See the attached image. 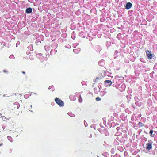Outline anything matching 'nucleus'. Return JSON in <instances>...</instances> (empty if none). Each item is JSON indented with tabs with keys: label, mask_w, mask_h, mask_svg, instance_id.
Returning a JSON list of instances; mask_svg holds the SVG:
<instances>
[{
	"label": "nucleus",
	"mask_w": 157,
	"mask_h": 157,
	"mask_svg": "<svg viewBox=\"0 0 157 157\" xmlns=\"http://www.w3.org/2000/svg\"><path fill=\"white\" fill-rule=\"evenodd\" d=\"M56 102L60 106H63L64 105V102L61 99L58 98H56L55 100Z\"/></svg>",
	"instance_id": "f257e3e1"
},
{
	"label": "nucleus",
	"mask_w": 157,
	"mask_h": 157,
	"mask_svg": "<svg viewBox=\"0 0 157 157\" xmlns=\"http://www.w3.org/2000/svg\"><path fill=\"white\" fill-rule=\"evenodd\" d=\"M146 53L148 59H151L152 58L153 55L152 54V52L151 51L147 50L146 51Z\"/></svg>",
	"instance_id": "f03ea898"
},
{
	"label": "nucleus",
	"mask_w": 157,
	"mask_h": 157,
	"mask_svg": "<svg viewBox=\"0 0 157 157\" xmlns=\"http://www.w3.org/2000/svg\"><path fill=\"white\" fill-rule=\"evenodd\" d=\"M149 143L146 144V148L147 150H150L152 148V144L153 142L151 141H148Z\"/></svg>",
	"instance_id": "7ed1b4c3"
},
{
	"label": "nucleus",
	"mask_w": 157,
	"mask_h": 157,
	"mask_svg": "<svg viewBox=\"0 0 157 157\" xmlns=\"http://www.w3.org/2000/svg\"><path fill=\"white\" fill-rule=\"evenodd\" d=\"M132 5L130 2H128L126 4L125 8L127 9H130L132 6Z\"/></svg>",
	"instance_id": "20e7f679"
},
{
	"label": "nucleus",
	"mask_w": 157,
	"mask_h": 157,
	"mask_svg": "<svg viewBox=\"0 0 157 157\" xmlns=\"http://www.w3.org/2000/svg\"><path fill=\"white\" fill-rule=\"evenodd\" d=\"M105 83L108 84V86H110L112 83V82L109 80H106L104 81Z\"/></svg>",
	"instance_id": "39448f33"
},
{
	"label": "nucleus",
	"mask_w": 157,
	"mask_h": 157,
	"mask_svg": "<svg viewBox=\"0 0 157 157\" xmlns=\"http://www.w3.org/2000/svg\"><path fill=\"white\" fill-rule=\"evenodd\" d=\"M32 11V9L30 7L26 9L25 12L28 13H31Z\"/></svg>",
	"instance_id": "423d86ee"
},
{
	"label": "nucleus",
	"mask_w": 157,
	"mask_h": 157,
	"mask_svg": "<svg viewBox=\"0 0 157 157\" xmlns=\"http://www.w3.org/2000/svg\"><path fill=\"white\" fill-rule=\"evenodd\" d=\"M70 98L71 101H74L76 99V97L75 95L71 94L69 96Z\"/></svg>",
	"instance_id": "0eeeda50"
},
{
	"label": "nucleus",
	"mask_w": 157,
	"mask_h": 157,
	"mask_svg": "<svg viewBox=\"0 0 157 157\" xmlns=\"http://www.w3.org/2000/svg\"><path fill=\"white\" fill-rule=\"evenodd\" d=\"M18 105H19L18 103L17 102H16L13 104V107L14 108V109H18L19 108Z\"/></svg>",
	"instance_id": "6e6552de"
},
{
	"label": "nucleus",
	"mask_w": 157,
	"mask_h": 157,
	"mask_svg": "<svg viewBox=\"0 0 157 157\" xmlns=\"http://www.w3.org/2000/svg\"><path fill=\"white\" fill-rule=\"evenodd\" d=\"M153 131L152 130H151L149 132V133L150 134V136L152 137H153L155 135V134L153 135Z\"/></svg>",
	"instance_id": "1a4fd4ad"
},
{
	"label": "nucleus",
	"mask_w": 157,
	"mask_h": 157,
	"mask_svg": "<svg viewBox=\"0 0 157 157\" xmlns=\"http://www.w3.org/2000/svg\"><path fill=\"white\" fill-rule=\"evenodd\" d=\"M2 120L4 121H6L8 120V119L6 118V117L4 116H2Z\"/></svg>",
	"instance_id": "9d476101"
},
{
	"label": "nucleus",
	"mask_w": 157,
	"mask_h": 157,
	"mask_svg": "<svg viewBox=\"0 0 157 157\" xmlns=\"http://www.w3.org/2000/svg\"><path fill=\"white\" fill-rule=\"evenodd\" d=\"M8 139L10 140L11 142H13V140L10 136H8L7 137Z\"/></svg>",
	"instance_id": "9b49d317"
},
{
	"label": "nucleus",
	"mask_w": 157,
	"mask_h": 157,
	"mask_svg": "<svg viewBox=\"0 0 157 157\" xmlns=\"http://www.w3.org/2000/svg\"><path fill=\"white\" fill-rule=\"evenodd\" d=\"M138 125L141 127L144 126V124L143 123H142L140 122L139 123Z\"/></svg>",
	"instance_id": "f8f14e48"
},
{
	"label": "nucleus",
	"mask_w": 157,
	"mask_h": 157,
	"mask_svg": "<svg viewBox=\"0 0 157 157\" xmlns=\"http://www.w3.org/2000/svg\"><path fill=\"white\" fill-rule=\"evenodd\" d=\"M101 99L99 97H98L96 98V100L97 101H101Z\"/></svg>",
	"instance_id": "ddd939ff"
},
{
	"label": "nucleus",
	"mask_w": 157,
	"mask_h": 157,
	"mask_svg": "<svg viewBox=\"0 0 157 157\" xmlns=\"http://www.w3.org/2000/svg\"><path fill=\"white\" fill-rule=\"evenodd\" d=\"M82 101V100L81 97V95H80L79 98V102H81Z\"/></svg>",
	"instance_id": "4468645a"
},
{
	"label": "nucleus",
	"mask_w": 157,
	"mask_h": 157,
	"mask_svg": "<svg viewBox=\"0 0 157 157\" xmlns=\"http://www.w3.org/2000/svg\"><path fill=\"white\" fill-rule=\"evenodd\" d=\"M3 72L4 73H8V71L7 70H3Z\"/></svg>",
	"instance_id": "2eb2a0df"
},
{
	"label": "nucleus",
	"mask_w": 157,
	"mask_h": 157,
	"mask_svg": "<svg viewBox=\"0 0 157 157\" xmlns=\"http://www.w3.org/2000/svg\"><path fill=\"white\" fill-rule=\"evenodd\" d=\"M22 73H23V74H25V72L24 71H23L22 72Z\"/></svg>",
	"instance_id": "dca6fc26"
},
{
	"label": "nucleus",
	"mask_w": 157,
	"mask_h": 157,
	"mask_svg": "<svg viewBox=\"0 0 157 157\" xmlns=\"http://www.w3.org/2000/svg\"><path fill=\"white\" fill-rule=\"evenodd\" d=\"M90 138H91L92 137V135H90V137H89Z\"/></svg>",
	"instance_id": "f3484780"
},
{
	"label": "nucleus",
	"mask_w": 157,
	"mask_h": 157,
	"mask_svg": "<svg viewBox=\"0 0 157 157\" xmlns=\"http://www.w3.org/2000/svg\"><path fill=\"white\" fill-rule=\"evenodd\" d=\"M2 144H0V146H2Z\"/></svg>",
	"instance_id": "a211bd4d"
},
{
	"label": "nucleus",
	"mask_w": 157,
	"mask_h": 157,
	"mask_svg": "<svg viewBox=\"0 0 157 157\" xmlns=\"http://www.w3.org/2000/svg\"><path fill=\"white\" fill-rule=\"evenodd\" d=\"M32 105H31V107H32Z\"/></svg>",
	"instance_id": "6ab92c4d"
}]
</instances>
